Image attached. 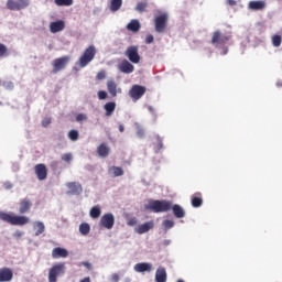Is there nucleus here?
I'll list each match as a JSON object with an SVG mask.
<instances>
[{"label":"nucleus","mask_w":282,"mask_h":282,"mask_svg":"<svg viewBox=\"0 0 282 282\" xmlns=\"http://www.w3.org/2000/svg\"><path fill=\"white\" fill-rule=\"evenodd\" d=\"M0 219L6 224H10V226H25L30 224V217L23 215H12L6 212H0Z\"/></svg>","instance_id":"nucleus-1"},{"label":"nucleus","mask_w":282,"mask_h":282,"mask_svg":"<svg viewBox=\"0 0 282 282\" xmlns=\"http://www.w3.org/2000/svg\"><path fill=\"white\" fill-rule=\"evenodd\" d=\"M171 200H150L149 205L145 206L147 210H152V213H169L171 210Z\"/></svg>","instance_id":"nucleus-2"},{"label":"nucleus","mask_w":282,"mask_h":282,"mask_svg":"<svg viewBox=\"0 0 282 282\" xmlns=\"http://www.w3.org/2000/svg\"><path fill=\"white\" fill-rule=\"evenodd\" d=\"M94 58H96V46L90 45L84 51V53L79 57V67H87L91 63V61H94Z\"/></svg>","instance_id":"nucleus-3"},{"label":"nucleus","mask_w":282,"mask_h":282,"mask_svg":"<svg viewBox=\"0 0 282 282\" xmlns=\"http://www.w3.org/2000/svg\"><path fill=\"white\" fill-rule=\"evenodd\" d=\"M169 25V13L163 12L154 18V30L159 34L166 32Z\"/></svg>","instance_id":"nucleus-4"},{"label":"nucleus","mask_w":282,"mask_h":282,"mask_svg":"<svg viewBox=\"0 0 282 282\" xmlns=\"http://www.w3.org/2000/svg\"><path fill=\"white\" fill-rule=\"evenodd\" d=\"M62 274H65V262L56 263L48 270V282H57Z\"/></svg>","instance_id":"nucleus-5"},{"label":"nucleus","mask_w":282,"mask_h":282,"mask_svg":"<svg viewBox=\"0 0 282 282\" xmlns=\"http://www.w3.org/2000/svg\"><path fill=\"white\" fill-rule=\"evenodd\" d=\"M147 94V88L142 85H133L129 90V96L133 100V102H138L142 96Z\"/></svg>","instance_id":"nucleus-6"},{"label":"nucleus","mask_w":282,"mask_h":282,"mask_svg":"<svg viewBox=\"0 0 282 282\" xmlns=\"http://www.w3.org/2000/svg\"><path fill=\"white\" fill-rule=\"evenodd\" d=\"M30 6V0H8V10H25Z\"/></svg>","instance_id":"nucleus-7"},{"label":"nucleus","mask_w":282,"mask_h":282,"mask_svg":"<svg viewBox=\"0 0 282 282\" xmlns=\"http://www.w3.org/2000/svg\"><path fill=\"white\" fill-rule=\"evenodd\" d=\"M67 63H69V56H62L55 58L53 61V74H58V72L65 69V67H67Z\"/></svg>","instance_id":"nucleus-8"},{"label":"nucleus","mask_w":282,"mask_h":282,"mask_svg":"<svg viewBox=\"0 0 282 282\" xmlns=\"http://www.w3.org/2000/svg\"><path fill=\"white\" fill-rule=\"evenodd\" d=\"M230 41V36L223 35L221 31H216L212 36V45H226Z\"/></svg>","instance_id":"nucleus-9"},{"label":"nucleus","mask_w":282,"mask_h":282,"mask_svg":"<svg viewBox=\"0 0 282 282\" xmlns=\"http://www.w3.org/2000/svg\"><path fill=\"white\" fill-rule=\"evenodd\" d=\"M99 224L100 226H102V228H106L107 230H111V228H113L116 224V218L113 217V214L108 213L101 217Z\"/></svg>","instance_id":"nucleus-10"},{"label":"nucleus","mask_w":282,"mask_h":282,"mask_svg":"<svg viewBox=\"0 0 282 282\" xmlns=\"http://www.w3.org/2000/svg\"><path fill=\"white\" fill-rule=\"evenodd\" d=\"M126 56L129 58L130 63H134L135 65L140 63V54L138 53V46H129L126 50Z\"/></svg>","instance_id":"nucleus-11"},{"label":"nucleus","mask_w":282,"mask_h":282,"mask_svg":"<svg viewBox=\"0 0 282 282\" xmlns=\"http://www.w3.org/2000/svg\"><path fill=\"white\" fill-rule=\"evenodd\" d=\"M34 171L40 182H43V180H47V166H45V164L43 163L36 164L34 167Z\"/></svg>","instance_id":"nucleus-12"},{"label":"nucleus","mask_w":282,"mask_h":282,"mask_svg":"<svg viewBox=\"0 0 282 282\" xmlns=\"http://www.w3.org/2000/svg\"><path fill=\"white\" fill-rule=\"evenodd\" d=\"M32 208V200L30 198H23L19 203V214L20 215H25L30 213Z\"/></svg>","instance_id":"nucleus-13"},{"label":"nucleus","mask_w":282,"mask_h":282,"mask_svg":"<svg viewBox=\"0 0 282 282\" xmlns=\"http://www.w3.org/2000/svg\"><path fill=\"white\" fill-rule=\"evenodd\" d=\"M66 186L68 188L67 195H80L83 193V185L80 183L70 182Z\"/></svg>","instance_id":"nucleus-14"},{"label":"nucleus","mask_w":282,"mask_h":282,"mask_svg":"<svg viewBox=\"0 0 282 282\" xmlns=\"http://www.w3.org/2000/svg\"><path fill=\"white\" fill-rule=\"evenodd\" d=\"M14 276L12 269L1 268L0 269V282H10Z\"/></svg>","instance_id":"nucleus-15"},{"label":"nucleus","mask_w":282,"mask_h":282,"mask_svg":"<svg viewBox=\"0 0 282 282\" xmlns=\"http://www.w3.org/2000/svg\"><path fill=\"white\" fill-rule=\"evenodd\" d=\"M171 210L176 219H184V217H186V210L177 204L173 205V203H171Z\"/></svg>","instance_id":"nucleus-16"},{"label":"nucleus","mask_w":282,"mask_h":282,"mask_svg":"<svg viewBox=\"0 0 282 282\" xmlns=\"http://www.w3.org/2000/svg\"><path fill=\"white\" fill-rule=\"evenodd\" d=\"M63 30H65V21L58 20L50 23V32H52V34L63 32Z\"/></svg>","instance_id":"nucleus-17"},{"label":"nucleus","mask_w":282,"mask_h":282,"mask_svg":"<svg viewBox=\"0 0 282 282\" xmlns=\"http://www.w3.org/2000/svg\"><path fill=\"white\" fill-rule=\"evenodd\" d=\"M154 226H155V224L153 223V220L148 221L145 224L139 225L135 228V232L138 235H144V232H149V230H153Z\"/></svg>","instance_id":"nucleus-18"},{"label":"nucleus","mask_w":282,"mask_h":282,"mask_svg":"<svg viewBox=\"0 0 282 282\" xmlns=\"http://www.w3.org/2000/svg\"><path fill=\"white\" fill-rule=\"evenodd\" d=\"M52 257L53 259H65L69 257V252L67 251V249L56 247L52 251Z\"/></svg>","instance_id":"nucleus-19"},{"label":"nucleus","mask_w":282,"mask_h":282,"mask_svg":"<svg viewBox=\"0 0 282 282\" xmlns=\"http://www.w3.org/2000/svg\"><path fill=\"white\" fill-rule=\"evenodd\" d=\"M119 69L122 74H133V69H135V67L129 61L123 59L119 65Z\"/></svg>","instance_id":"nucleus-20"},{"label":"nucleus","mask_w":282,"mask_h":282,"mask_svg":"<svg viewBox=\"0 0 282 282\" xmlns=\"http://www.w3.org/2000/svg\"><path fill=\"white\" fill-rule=\"evenodd\" d=\"M248 9L253 11L265 10V1L257 0L248 3Z\"/></svg>","instance_id":"nucleus-21"},{"label":"nucleus","mask_w":282,"mask_h":282,"mask_svg":"<svg viewBox=\"0 0 282 282\" xmlns=\"http://www.w3.org/2000/svg\"><path fill=\"white\" fill-rule=\"evenodd\" d=\"M153 264L149 262H140L134 265V272H151Z\"/></svg>","instance_id":"nucleus-22"},{"label":"nucleus","mask_w":282,"mask_h":282,"mask_svg":"<svg viewBox=\"0 0 282 282\" xmlns=\"http://www.w3.org/2000/svg\"><path fill=\"white\" fill-rule=\"evenodd\" d=\"M107 89L110 94V96H112V98H116L118 96V91L120 94V88H118V84H116L113 80H108L107 82Z\"/></svg>","instance_id":"nucleus-23"},{"label":"nucleus","mask_w":282,"mask_h":282,"mask_svg":"<svg viewBox=\"0 0 282 282\" xmlns=\"http://www.w3.org/2000/svg\"><path fill=\"white\" fill-rule=\"evenodd\" d=\"M166 269L159 267L155 272V282H166Z\"/></svg>","instance_id":"nucleus-24"},{"label":"nucleus","mask_w":282,"mask_h":282,"mask_svg":"<svg viewBox=\"0 0 282 282\" xmlns=\"http://www.w3.org/2000/svg\"><path fill=\"white\" fill-rule=\"evenodd\" d=\"M108 173L111 177H122V175H124V170L120 166H110Z\"/></svg>","instance_id":"nucleus-25"},{"label":"nucleus","mask_w":282,"mask_h":282,"mask_svg":"<svg viewBox=\"0 0 282 282\" xmlns=\"http://www.w3.org/2000/svg\"><path fill=\"white\" fill-rule=\"evenodd\" d=\"M204 204V198H202V193H195L192 196V206L193 208H199Z\"/></svg>","instance_id":"nucleus-26"},{"label":"nucleus","mask_w":282,"mask_h":282,"mask_svg":"<svg viewBox=\"0 0 282 282\" xmlns=\"http://www.w3.org/2000/svg\"><path fill=\"white\" fill-rule=\"evenodd\" d=\"M111 149H109L107 147V143H101L98 148H97V153L99 155V158H107L110 153Z\"/></svg>","instance_id":"nucleus-27"},{"label":"nucleus","mask_w":282,"mask_h":282,"mask_svg":"<svg viewBox=\"0 0 282 282\" xmlns=\"http://www.w3.org/2000/svg\"><path fill=\"white\" fill-rule=\"evenodd\" d=\"M104 109L106 111V116L109 118L113 116V111H116V102L109 101L104 106Z\"/></svg>","instance_id":"nucleus-28"},{"label":"nucleus","mask_w":282,"mask_h":282,"mask_svg":"<svg viewBox=\"0 0 282 282\" xmlns=\"http://www.w3.org/2000/svg\"><path fill=\"white\" fill-rule=\"evenodd\" d=\"M127 30H129L130 32H140V21H138V20H131V21L127 24Z\"/></svg>","instance_id":"nucleus-29"},{"label":"nucleus","mask_w":282,"mask_h":282,"mask_svg":"<svg viewBox=\"0 0 282 282\" xmlns=\"http://www.w3.org/2000/svg\"><path fill=\"white\" fill-rule=\"evenodd\" d=\"M153 147H154L155 153H159V151H162L164 144L162 143V138H160V135L154 137Z\"/></svg>","instance_id":"nucleus-30"},{"label":"nucleus","mask_w":282,"mask_h":282,"mask_svg":"<svg viewBox=\"0 0 282 282\" xmlns=\"http://www.w3.org/2000/svg\"><path fill=\"white\" fill-rule=\"evenodd\" d=\"M122 8V0H110L111 12H118Z\"/></svg>","instance_id":"nucleus-31"},{"label":"nucleus","mask_w":282,"mask_h":282,"mask_svg":"<svg viewBox=\"0 0 282 282\" xmlns=\"http://www.w3.org/2000/svg\"><path fill=\"white\" fill-rule=\"evenodd\" d=\"M34 228H35V236L39 237V235H43V232H45V225L41 221H36L34 224Z\"/></svg>","instance_id":"nucleus-32"},{"label":"nucleus","mask_w":282,"mask_h":282,"mask_svg":"<svg viewBox=\"0 0 282 282\" xmlns=\"http://www.w3.org/2000/svg\"><path fill=\"white\" fill-rule=\"evenodd\" d=\"M101 213L102 212L100 210V207L94 206L90 209V217H91V219H98V217H100Z\"/></svg>","instance_id":"nucleus-33"},{"label":"nucleus","mask_w":282,"mask_h":282,"mask_svg":"<svg viewBox=\"0 0 282 282\" xmlns=\"http://www.w3.org/2000/svg\"><path fill=\"white\" fill-rule=\"evenodd\" d=\"M91 230V227H89V224L84 223L79 225V232L80 235L87 236Z\"/></svg>","instance_id":"nucleus-34"},{"label":"nucleus","mask_w":282,"mask_h":282,"mask_svg":"<svg viewBox=\"0 0 282 282\" xmlns=\"http://www.w3.org/2000/svg\"><path fill=\"white\" fill-rule=\"evenodd\" d=\"M54 3L58 7H69L74 4V0H55Z\"/></svg>","instance_id":"nucleus-35"},{"label":"nucleus","mask_w":282,"mask_h":282,"mask_svg":"<svg viewBox=\"0 0 282 282\" xmlns=\"http://www.w3.org/2000/svg\"><path fill=\"white\" fill-rule=\"evenodd\" d=\"M271 41H272L273 47H281V43H282V37H281V35H278V34L273 35V36L271 37Z\"/></svg>","instance_id":"nucleus-36"},{"label":"nucleus","mask_w":282,"mask_h":282,"mask_svg":"<svg viewBox=\"0 0 282 282\" xmlns=\"http://www.w3.org/2000/svg\"><path fill=\"white\" fill-rule=\"evenodd\" d=\"M147 8H149V3L148 2H138L135 6V10L137 12H144V10H147Z\"/></svg>","instance_id":"nucleus-37"},{"label":"nucleus","mask_w":282,"mask_h":282,"mask_svg":"<svg viewBox=\"0 0 282 282\" xmlns=\"http://www.w3.org/2000/svg\"><path fill=\"white\" fill-rule=\"evenodd\" d=\"M68 138H69V140H72V142H76V140H78V138H79L78 130H70L68 132Z\"/></svg>","instance_id":"nucleus-38"},{"label":"nucleus","mask_w":282,"mask_h":282,"mask_svg":"<svg viewBox=\"0 0 282 282\" xmlns=\"http://www.w3.org/2000/svg\"><path fill=\"white\" fill-rule=\"evenodd\" d=\"M173 226H175V221L173 220H164L163 221V227L165 228V230H171V228H173Z\"/></svg>","instance_id":"nucleus-39"},{"label":"nucleus","mask_w":282,"mask_h":282,"mask_svg":"<svg viewBox=\"0 0 282 282\" xmlns=\"http://www.w3.org/2000/svg\"><path fill=\"white\" fill-rule=\"evenodd\" d=\"M8 54V46L6 44L0 43V58H3Z\"/></svg>","instance_id":"nucleus-40"},{"label":"nucleus","mask_w":282,"mask_h":282,"mask_svg":"<svg viewBox=\"0 0 282 282\" xmlns=\"http://www.w3.org/2000/svg\"><path fill=\"white\" fill-rule=\"evenodd\" d=\"M96 78L97 80H105L107 78V72L105 70L98 72Z\"/></svg>","instance_id":"nucleus-41"},{"label":"nucleus","mask_w":282,"mask_h":282,"mask_svg":"<svg viewBox=\"0 0 282 282\" xmlns=\"http://www.w3.org/2000/svg\"><path fill=\"white\" fill-rule=\"evenodd\" d=\"M85 120H87V115H85V113H78V115L76 116V121H77V122H85Z\"/></svg>","instance_id":"nucleus-42"},{"label":"nucleus","mask_w":282,"mask_h":282,"mask_svg":"<svg viewBox=\"0 0 282 282\" xmlns=\"http://www.w3.org/2000/svg\"><path fill=\"white\" fill-rule=\"evenodd\" d=\"M98 98H99V100H106V98H107V91H105V90H99V91H98Z\"/></svg>","instance_id":"nucleus-43"},{"label":"nucleus","mask_w":282,"mask_h":282,"mask_svg":"<svg viewBox=\"0 0 282 282\" xmlns=\"http://www.w3.org/2000/svg\"><path fill=\"white\" fill-rule=\"evenodd\" d=\"M52 124V119L45 118L42 120V127H50Z\"/></svg>","instance_id":"nucleus-44"},{"label":"nucleus","mask_w":282,"mask_h":282,"mask_svg":"<svg viewBox=\"0 0 282 282\" xmlns=\"http://www.w3.org/2000/svg\"><path fill=\"white\" fill-rule=\"evenodd\" d=\"M72 154L70 153H66V154H64L63 156H62V160L64 161V162H72Z\"/></svg>","instance_id":"nucleus-45"},{"label":"nucleus","mask_w":282,"mask_h":282,"mask_svg":"<svg viewBox=\"0 0 282 282\" xmlns=\"http://www.w3.org/2000/svg\"><path fill=\"white\" fill-rule=\"evenodd\" d=\"M153 41H155V37H153V35L151 34L147 35L145 43L151 44L153 43Z\"/></svg>","instance_id":"nucleus-46"},{"label":"nucleus","mask_w":282,"mask_h":282,"mask_svg":"<svg viewBox=\"0 0 282 282\" xmlns=\"http://www.w3.org/2000/svg\"><path fill=\"white\" fill-rule=\"evenodd\" d=\"M138 224V219L137 218H130L128 220V226H135Z\"/></svg>","instance_id":"nucleus-47"},{"label":"nucleus","mask_w":282,"mask_h":282,"mask_svg":"<svg viewBox=\"0 0 282 282\" xmlns=\"http://www.w3.org/2000/svg\"><path fill=\"white\" fill-rule=\"evenodd\" d=\"M118 281H120V275H118V273H113L111 275V282H118Z\"/></svg>","instance_id":"nucleus-48"},{"label":"nucleus","mask_w":282,"mask_h":282,"mask_svg":"<svg viewBox=\"0 0 282 282\" xmlns=\"http://www.w3.org/2000/svg\"><path fill=\"white\" fill-rule=\"evenodd\" d=\"M137 135H138V138H142V137L144 135V130L139 129V130L137 131Z\"/></svg>","instance_id":"nucleus-49"},{"label":"nucleus","mask_w":282,"mask_h":282,"mask_svg":"<svg viewBox=\"0 0 282 282\" xmlns=\"http://www.w3.org/2000/svg\"><path fill=\"white\" fill-rule=\"evenodd\" d=\"M12 183H10V182H7V183H4V188L7 189V191H10V188H12Z\"/></svg>","instance_id":"nucleus-50"},{"label":"nucleus","mask_w":282,"mask_h":282,"mask_svg":"<svg viewBox=\"0 0 282 282\" xmlns=\"http://www.w3.org/2000/svg\"><path fill=\"white\" fill-rule=\"evenodd\" d=\"M228 6H237V2L235 0H226Z\"/></svg>","instance_id":"nucleus-51"},{"label":"nucleus","mask_w":282,"mask_h":282,"mask_svg":"<svg viewBox=\"0 0 282 282\" xmlns=\"http://www.w3.org/2000/svg\"><path fill=\"white\" fill-rule=\"evenodd\" d=\"M83 265H85V268H87L88 270H91V263L84 262Z\"/></svg>","instance_id":"nucleus-52"},{"label":"nucleus","mask_w":282,"mask_h":282,"mask_svg":"<svg viewBox=\"0 0 282 282\" xmlns=\"http://www.w3.org/2000/svg\"><path fill=\"white\" fill-rule=\"evenodd\" d=\"M119 131L120 133H124V124H119Z\"/></svg>","instance_id":"nucleus-53"},{"label":"nucleus","mask_w":282,"mask_h":282,"mask_svg":"<svg viewBox=\"0 0 282 282\" xmlns=\"http://www.w3.org/2000/svg\"><path fill=\"white\" fill-rule=\"evenodd\" d=\"M80 282H91V279L89 276L84 278L83 280H80Z\"/></svg>","instance_id":"nucleus-54"},{"label":"nucleus","mask_w":282,"mask_h":282,"mask_svg":"<svg viewBox=\"0 0 282 282\" xmlns=\"http://www.w3.org/2000/svg\"><path fill=\"white\" fill-rule=\"evenodd\" d=\"M276 87H282V82L281 80L276 83Z\"/></svg>","instance_id":"nucleus-55"},{"label":"nucleus","mask_w":282,"mask_h":282,"mask_svg":"<svg viewBox=\"0 0 282 282\" xmlns=\"http://www.w3.org/2000/svg\"><path fill=\"white\" fill-rule=\"evenodd\" d=\"M149 111H153V107L150 106V107H149Z\"/></svg>","instance_id":"nucleus-56"}]
</instances>
